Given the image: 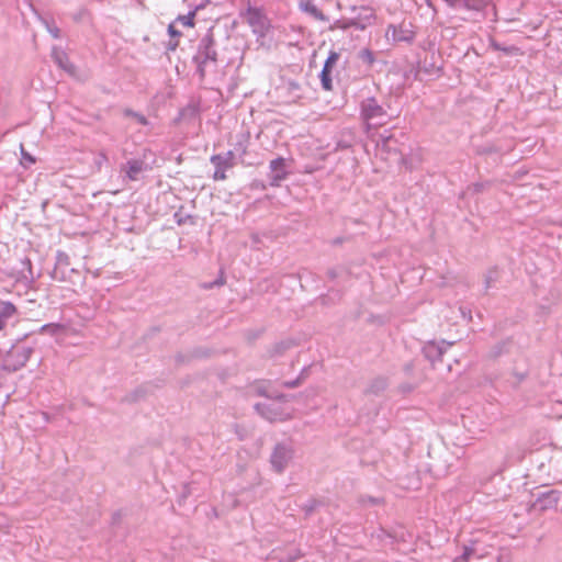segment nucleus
I'll return each instance as SVG.
<instances>
[{"label":"nucleus","instance_id":"obj_6","mask_svg":"<svg viewBox=\"0 0 562 562\" xmlns=\"http://www.w3.org/2000/svg\"><path fill=\"white\" fill-rule=\"evenodd\" d=\"M210 162L214 166L213 180H226V171L234 168L237 164L236 153L234 150H227L226 153L212 155Z\"/></svg>","mask_w":562,"mask_h":562},{"label":"nucleus","instance_id":"obj_27","mask_svg":"<svg viewBox=\"0 0 562 562\" xmlns=\"http://www.w3.org/2000/svg\"><path fill=\"white\" fill-rule=\"evenodd\" d=\"M360 503L364 506H380L384 503V499L382 497L363 495L360 497Z\"/></svg>","mask_w":562,"mask_h":562},{"label":"nucleus","instance_id":"obj_23","mask_svg":"<svg viewBox=\"0 0 562 562\" xmlns=\"http://www.w3.org/2000/svg\"><path fill=\"white\" fill-rule=\"evenodd\" d=\"M499 272L497 268H491L487 270L485 278H484V288L485 290H488L494 282L498 280Z\"/></svg>","mask_w":562,"mask_h":562},{"label":"nucleus","instance_id":"obj_13","mask_svg":"<svg viewBox=\"0 0 562 562\" xmlns=\"http://www.w3.org/2000/svg\"><path fill=\"white\" fill-rule=\"evenodd\" d=\"M451 346L452 342H446L445 340H442L439 344L430 341L427 345H425V347L423 348V352L429 361L435 363L436 361H439L441 359L442 355Z\"/></svg>","mask_w":562,"mask_h":562},{"label":"nucleus","instance_id":"obj_35","mask_svg":"<svg viewBox=\"0 0 562 562\" xmlns=\"http://www.w3.org/2000/svg\"><path fill=\"white\" fill-rule=\"evenodd\" d=\"M235 151L238 153L240 157L246 155V153H247L246 142H237L235 145Z\"/></svg>","mask_w":562,"mask_h":562},{"label":"nucleus","instance_id":"obj_30","mask_svg":"<svg viewBox=\"0 0 562 562\" xmlns=\"http://www.w3.org/2000/svg\"><path fill=\"white\" fill-rule=\"evenodd\" d=\"M225 278L223 276V272H221L220 277L216 278L214 281L212 282H204L202 284V288L205 289V290H210V289H213V288H216V286H222L225 284Z\"/></svg>","mask_w":562,"mask_h":562},{"label":"nucleus","instance_id":"obj_16","mask_svg":"<svg viewBox=\"0 0 562 562\" xmlns=\"http://www.w3.org/2000/svg\"><path fill=\"white\" fill-rule=\"evenodd\" d=\"M147 169V165L142 159H130L126 161L124 170L126 172V177L135 181L138 179V175Z\"/></svg>","mask_w":562,"mask_h":562},{"label":"nucleus","instance_id":"obj_20","mask_svg":"<svg viewBox=\"0 0 562 562\" xmlns=\"http://www.w3.org/2000/svg\"><path fill=\"white\" fill-rule=\"evenodd\" d=\"M356 139L353 134L350 131L342 132L340 138L337 142L338 148L348 149L351 148L355 144Z\"/></svg>","mask_w":562,"mask_h":562},{"label":"nucleus","instance_id":"obj_19","mask_svg":"<svg viewBox=\"0 0 562 562\" xmlns=\"http://www.w3.org/2000/svg\"><path fill=\"white\" fill-rule=\"evenodd\" d=\"M303 10L314 16L318 21H327L326 15L312 2L307 1L303 4Z\"/></svg>","mask_w":562,"mask_h":562},{"label":"nucleus","instance_id":"obj_18","mask_svg":"<svg viewBox=\"0 0 562 562\" xmlns=\"http://www.w3.org/2000/svg\"><path fill=\"white\" fill-rule=\"evenodd\" d=\"M284 89L286 90L289 97L292 100L300 99L301 94V85L294 80H288L284 82Z\"/></svg>","mask_w":562,"mask_h":562},{"label":"nucleus","instance_id":"obj_28","mask_svg":"<svg viewBox=\"0 0 562 562\" xmlns=\"http://www.w3.org/2000/svg\"><path fill=\"white\" fill-rule=\"evenodd\" d=\"M359 58L369 66H372L375 61L374 54L369 48L360 50Z\"/></svg>","mask_w":562,"mask_h":562},{"label":"nucleus","instance_id":"obj_41","mask_svg":"<svg viewBox=\"0 0 562 562\" xmlns=\"http://www.w3.org/2000/svg\"><path fill=\"white\" fill-rule=\"evenodd\" d=\"M178 46H179V40L172 38L168 42L167 49L173 52L177 49Z\"/></svg>","mask_w":562,"mask_h":562},{"label":"nucleus","instance_id":"obj_40","mask_svg":"<svg viewBox=\"0 0 562 562\" xmlns=\"http://www.w3.org/2000/svg\"><path fill=\"white\" fill-rule=\"evenodd\" d=\"M50 329H53L52 331L58 330V329H60V325H58V324H45V325L42 326L41 331H47V330H50Z\"/></svg>","mask_w":562,"mask_h":562},{"label":"nucleus","instance_id":"obj_1","mask_svg":"<svg viewBox=\"0 0 562 562\" xmlns=\"http://www.w3.org/2000/svg\"><path fill=\"white\" fill-rule=\"evenodd\" d=\"M195 65V74L200 80H204L207 72L216 71L218 68V53L216 42L211 30L199 41L196 52L192 57Z\"/></svg>","mask_w":562,"mask_h":562},{"label":"nucleus","instance_id":"obj_37","mask_svg":"<svg viewBox=\"0 0 562 562\" xmlns=\"http://www.w3.org/2000/svg\"><path fill=\"white\" fill-rule=\"evenodd\" d=\"M474 553V549L471 548V547H464L463 548V553L461 555V559L464 560V561H468Z\"/></svg>","mask_w":562,"mask_h":562},{"label":"nucleus","instance_id":"obj_8","mask_svg":"<svg viewBox=\"0 0 562 562\" xmlns=\"http://www.w3.org/2000/svg\"><path fill=\"white\" fill-rule=\"evenodd\" d=\"M561 495L562 493L558 490L540 492L536 495V498L531 504V508L541 513L557 508L561 499Z\"/></svg>","mask_w":562,"mask_h":562},{"label":"nucleus","instance_id":"obj_50","mask_svg":"<svg viewBox=\"0 0 562 562\" xmlns=\"http://www.w3.org/2000/svg\"><path fill=\"white\" fill-rule=\"evenodd\" d=\"M447 3V0H443Z\"/></svg>","mask_w":562,"mask_h":562},{"label":"nucleus","instance_id":"obj_21","mask_svg":"<svg viewBox=\"0 0 562 562\" xmlns=\"http://www.w3.org/2000/svg\"><path fill=\"white\" fill-rule=\"evenodd\" d=\"M490 47L493 48L494 50H499V52H503L505 55H515L519 52V48L516 47V46H505L501 43H498L497 41L495 40H492L491 43H490Z\"/></svg>","mask_w":562,"mask_h":562},{"label":"nucleus","instance_id":"obj_39","mask_svg":"<svg viewBox=\"0 0 562 562\" xmlns=\"http://www.w3.org/2000/svg\"><path fill=\"white\" fill-rule=\"evenodd\" d=\"M21 154H22V159L24 161H26L27 164H34L35 162V158L32 155H30L27 151H25L23 149V147L21 148Z\"/></svg>","mask_w":562,"mask_h":562},{"label":"nucleus","instance_id":"obj_15","mask_svg":"<svg viewBox=\"0 0 562 562\" xmlns=\"http://www.w3.org/2000/svg\"><path fill=\"white\" fill-rule=\"evenodd\" d=\"M447 4L453 9L482 11L486 3L484 0H447Z\"/></svg>","mask_w":562,"mask_h":562},{"label":"nucleus","instance_id":"obj_12","mask_svg":"<svg viewBox=\"0 0 562 562\" xmlns=\"http://www.w3.org/2000/svg\"><path fill=\"white\" fill-rule=\"evenodd\" d=\"M19 318L16 306L9 301L0 300V331L4 330L8 325L13 324Z\"/></svg>","mask_w":562,"mask_h":562},{"label":"nucleus","instance_id":"obj_33","mask_svg":"<svg viewBox=\"0 0 562 562\" xmlns=\"http://www.w3.org/2000/svg\"><path fill=\"white\" fill-rule=\"evenodd\" d=\"M490 186V182H476L469 187L474 193H481Z\"/></svg>","mask_w":562,"mask_h":562},{"label":"nucleus","instance_id":"obj_10","mask_svg":"<svg viewBox=\"0 0 562 562\" xmlns=\"http://www.w3.org/2000/svg\"><path fill=\"white\" fill-rule=\"evenodd\" d=\"M255 409L260 416L268 419L269 422L285 419V413L283 412L281 405L277 402L257 403L255 405Z\"/></svg>","mask_w":562,"mask_h":562},{"label":"nucleus","instance_id":"obj_7","mask_svg":"<svg viewBox=\"0 0 562 562\" xmlns=\"http://www.w3.org/2000/svg\"><path fill=\"white\" fill-rule=\"evenodd\" d=\"M293 456L294 450L291 443H277L270 457L272 469L278 473H282L293 459Z\"/></svg>","mask_w":562,"mask_h":562},{"label":"nucleus","instance_id":"obj_36","mask_svg":"<svg viewBox=\"0 0 562 562\" xmlns=\"http://www.w3.org/2000/svg\"><path fill=\"white\" fill-rule=\"evenodd\" d=\"M193 493L192 483H186L183 484V491L181 493V498H187Z\"/></svg>","mask_w":562,"mask_h":562},{"label":"nucleus","instance_id":"obj_2","mask_svg":"<svg viewBox=\"0 0 562 562\" xmlns=\"http://www.w3.org/2000/svg\"><path fill=\"white\" fill-rule=\"evenodd\" d=\"M360 115L366 123L367 132L370 128L381 126L389 120V114L385 109L378 102L374 97L366 98L360 103Z\"/></svg>","mask_w":562,"mask_h":562},{"label":"nucleus","instance_id":"obj_25","mask_svg":"<svg viewBox=\"0 0 562 562\" xmlns=\"http://www.w3.org/2000/svg\"><path fill=\"white\" fill-rule=\"evenodd\" d=\"M195 10L190 11L188 14L178 15L175 23H181L183 26H194Z\"/></svg>","mask_w":562,"mask_h":562},{"label":"nucleus","instance_id":"obj_5","mask_svg":"<svg viewBox=\"0 0 562 562\" xmlns=\"http://www.w3.org/2000/svg\"><path fill=\"white\" fill-rule=\"evenodd\" d=\"M241 16L246 19L254 34L259 37L267 35L270 21L261 9L248 5L245 13H241Z\"/></svg>","mask_w":562,"mask_h":562},{"label":"nucleus","instance_id":"obj_22","mask_svg":"<svg viewBox=\"0 0 562 562\" xmlns=\"http://www.w3.org/2000/svg\"><path fill=\"white\" fill-rule=\"evenodd\" d=\"M321 85L325 91L333 90L331 70L323 68L319 74Z\"/></svg>","mask_w":562,"mask_h":562},{"label":"nucleus","instance_id":"obj_29","mask_svg":"<svg viewBox=\"0 0 562 562\" xmlns=\"http://www.w3.org/2000/svg\"><path fill=\"white\" fill-rule=\"evenodd\" d=\"M292 346L291 341H280L273 346L271 349V356L282 355L286 349Z\"/></svg>","mask_w":562,"mask_h":562},{"label":"nucleus","instance_id":"obj_14","mask_svg":"<svg viewBox=\"0 0 562 562\" xmlns=\"http://www.w3.org/2000/svg\"><path fill=\"white\" fill-rule=\"evenodd\" d=\"M52 57L54 61L69 75H75L76 66L69 60L65 50L58 47H54L52 50Z\"/></svg>","mask_w":562,"mask_h":562},{"label":"nucleus","instance_id":"obj_43","mask_svg":"<svg viewBox=\"0 0 562 562\" xmlns=\"http://www.w3.org/2000/svg\"><path fill=\"white\" fill-rule=\"evenodd\" d=\"M346 239L344 237H336L334 239L330 240V244L333 246H339L341 245Z\"/></svg>","mask_w":562,"mask_h":562},{"label":"nucleus","instance_id":"obj_47","mask_svg":"<svg viewBox=\"0 0 562 562\" xmlns=\"http://www.w3.org/2000/svg\"><path fill=\"white\" fill-rule=\"evenodd\" d=\"M380 137H381V140H382L383 145H386L391 140V138H392V136L384 137L382 135Z\"/></svg>","mask_w":562,"mask_h":562},{"label":"nucleus","instance_id":"obj_31","mask_svg":"<svg viewBox=\"0 0 562 562\" xmlns=\"http://www.w3.org/2000/svg\"><path fill=\"white\" fill-rule=\"evenodd\" d=\"M356 27L357 30H364L366 29V23H362L360 20L358 19H351L349 20L344 26L342 29H347V27Z\"/></svg>","mask_w":562,"mask_h":562},{"label":"nucleus","instance_id":"obj_3","mask_svg":"<svg viewBox=\"0 0 562 562\" xmlns=\"http://www.w3.org/2000/svg\"><path fill=\"white\" fill-rule=\"evenodd\" d=\"M50 278L58 282L77 284L81 279V273L78 269L70 268V259L65 251L57 250L56 262L50 272Z\"/></svg>","mask_w":562,"mask_h":562},{"label":"nucleus","instance_id":"obj_46","mask_svg":"<svg viewBox=\"0 0 562 562\" xmlns=\"http://www.w3.org/2000/svg\"><path fill=\"white\" fill-rule=\"evenodd\" d=\"M142 393V390H136L132 395H131V398H128V401H136L138 398V394Z\"/></svg>","mask_w":562,"mask_h":562},{"label":"nucleus","instance_id":"obj_17","mask_svg":"<svg viewBox=\"0 0 562 562\" xmlns=\"http://www.w3.org/2000/svg\"><path fill=\"white\" fill-rule=\"evenodd\" d=\"M387 387V380L383 376H376L372 379L367 387L364 389L366 395H380L382 394Z\"/></svg>","mask_w":562,"mask_h":562},{"label":"nucleus","instance_id":"obj_48","mask_svg":"<svg viewBox=\"0 0 562 562\" xmlns=\"http://www.w3.org/2000/svg\"><path fill=\"white\" fill-rule=\"evenodd\" d=\"M373 16H374V15H373V13H372V12H370V13H369V15H367V20H368V22H369V23H370V19H372Z\"/></svg>","mask_w":562,"mask_h":562},{"label":"nucleus","instance_id":"obj_42","mask_svg":"<svg viewBox=\"0 0 562 562\" xmlns=\"http://www.w3.org/2000/svg\"><path fill=\"white\" fill-rule=\"evenodd\" d=\"M49 33L53 35L54 38H59L60 31L57 26L48 27Z\"/></svg>","mask_w":562,"mask_h":562},{"label":"nucleus","instance_id":"obj_34","mask_svg":"<svg viewBox=\"0 0 562 562\" xmlns=\"http://www.w3.org/2000/svg\"><path fill=\"white\" fill-rule=\"evenodd\" d=\"M175 22L170 23L168 25V34L172 37V38H177L179 40V37H181L182 33L176 29L175 26Z\"/></svg>","mask_w":562,"mask_h":562},{"label":"nucleus","instance_id":"obj_26","mask_svg":"<svg viewBox=\"0 0 562 562\" xmlns=\"http://www.w3.org/2000/svg\"><path fill=\"white\" fill-rule=\"evenodd\" d=\"M339 58H340V54L338 52L330 50L325 63H324L323 68L329 69L333 71V68L335 67V65L337 64Z\"/></svg>","mask_w":562,"mask_h":562},{"label":"nucleus","instance_id":"obj_24","mask_svg":"<svg viewBox=\"0 0 562 562\" xmlns=\"http://www.w3.org/2000/svg\"><path fill=\"white\" fill-rule=\"evenodd\" d=\"M123 114H124V116H126V117H132V119H134V120H135L138 124H140V125L146 126V125H148V124H149V122H148V120H147V117H146L145 115H143L142 113L135 112V111H133L132 109H125V110L123 111Z\"/></svg>","mask_w":562,"mask_h":562},{"label":"nucleus","instance_id":"obj_45","mask_svg":"<svg viewBox=\"0 0 562 562\" xmlns=\"http://www.w3.org/2000/svg\"><path fill=\"white\" fill-rule=\"evenodd\" d=\"M327 274L331 280H334L338 277V271L336 269H329Z\"/></svg>","mask_w":562,"mask_h":562},{"label":"nucleus","instance_id":"obj_4","mask_svg":"<svg viewBox=\"0 0 562 562\" xmlns=\"http://www.w3.org/2000/svg\"><path fill=\"white\" fill-rule=\"evenodd\" d=\"M33 348L15 344L3 356L2 369L9 372H15L22 369L29 361Z\"/></svg>","mask_w":562,"mask_h":562},{"label":"nucleus","instance_id":"obj_49","mask_svg":"<svg viewBox=\"0 0 562 562\" xmlns=\"http://www.w3.org/2000/svg\"><path fill=\"white\" fill-rule=\"evenodd\" d=\"M86 11H81L80 13H78V16L76 19H79Z\"/></svg>","mask_w":562,"mask_h":562},{"label":"nucleus","instance_id":"obj_11","mask_svg":"<svg viewBox=\"0 0 562 562\" xmlns=\"http://www.w3.org/2000/svg\"><path fill=\"white\" fill-rule=\"evenodd\" d=\"M270 168V186L279 187L281 181L285 180L289 172L286 170L285 159L283 157H278L272 159L269 165Z\"/></svg>","mask_w":562,"mask_h":562},{"label":"nucleus","instance_id":"obj_32","mask_svg":"<svg viewBox=\"0 0 562 562\" xmlns=\"http://www.w3.org/2000/svg\"><path fill=\"white\" fill-rule=\"evenodd\" d=\"M23 266L26 268L27 272H29V276L24 274V278L25 279H29L31 282H33L35 280L34 278V274H33V271H32V262L29 258H25L23 261H22Z\"/></svg>","mask_w":562,"mask_h":562},{"label":"nucleus","instance_id":"obj_44","mask_svg":"<svg viewBox=\"0 0 562 562\" xmlns=\"http://www.w3.org/2000/svg\"><path fill=\"white\" fill-rule=\"evenodd\" d=\"M315 505H316V502L315 501H311L308 504L305 505V510L306 513H311L313 512V509L315 508Z\"/></svg>","mask_w":562,"mask_h":562},{"label":"nucleus","instance_id":"obj_38","mask_svg":"<svg viewBox=\"0 0 562 562\" xmlns=\"http://www.w3.org/2000/svg\"><path fill=\"white\" fill-rule=\"evenodd\" d=\"M301 384V379L297 378L295 380H292V381H285L283 382V386L284 387H288V389H295L299 385Z\"/></svg>","mask_w":562,"mask_h":562},{"label":"nucleus","instance_id":"obj_9","mask_svg":"<svg viewBox=\"0 0 562 562\" xmlns=\"http://www.w3.org/2000/svg\"><path fill=\"white\" fill-rule=\"evenodd\" d=\"M391 33L394 42L412 43L415 38L416 32L412 23L402 22L398 25L390 24L386 30V35Z\"/></svg>","mask_w":562,"mask_h":562}]
</instances>
